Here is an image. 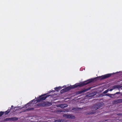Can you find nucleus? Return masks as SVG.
<instances>
[{
	"instance_id": "10",
	"label": "nucleus",
	"mask_w": 122,
	"mask_h": 122,
	"mask_svg": "<svg viewBox=\"0 0 122 122\" xmlns=\"http://www.w3.org/2000/svg\"><path fill=\"white\" fill-rule=\"evenodd\" d=\"M113 95L111 94H107L105 95L106 96H107L111 97H112V96Z\"/></svg>"
},
{
	"instance_id": "11",
	"label": "nucleus",
	"mask_w": 122,
	"mask_h": 122,
	"mask_svg": "<svg viewBox=\"0 0 122 122\" xmlns=\"http://www.w3.org/2000/svg\"><path fill=\"white\" fill-rule=\"evenodd\" d=\"M98 105H96L94 107H95V110L99 108V107H97V106Z\"/></svg>"
},
{
	"instance_id": "4",
	"label": "nucleus",
	"mask_w": 122,
	"mask_h": 122,
	"mask_svg": "<svg viewBox=\"0 0 122 122\" xmlns=\"http://www.w3.org/2000/svg\"><path fill=\"white\" fill-rule=\"evenodd\" d=\"M112 74H109L102 76L101 77H102L101 79H104L109 77L111 76Z\"/></svg>"
},
{
	"instance_id": "13",
	"label": "nucleus",
	"mask_w": 122,
	"mask_h": 122,
	"mask_svg": "<svg viewBox=\"0 0 122 122\" xmlns=\"http://www.w3.org/2000/svg\"><path fill=\"white\" fill-rule=\"evenodd\" d=\"M122 100L121 99H120L117 100L116 101L117 103L120 102H122Z\"/></svg>"
},
{
	"instance_id": "19",
	"label": "nucleus",
	"mask_w": 122,
	"mask_h": 122,
	"mask_svg": "<svg viewBox=\"0 0 122 122\" xmlns=\"http://www.w3.org/2000/svg\"><path fill=\"white\" fill-rule=\"evenodd\" d=\"M50 104V105H51V104Z\"/></svg>"
},
{
	"instance_id": "18",
	"label": "nucleus",
	"mask_w": 122,
	"mask_h": 122,
	"mask_svg": "<svg viewBox=\"0 0 122 122\" xmlns=\"http://www.w3.org/2000/svg\"><path fill=\"white\" fill-rule=\"evenodd\" d=\"M53 91L54 92H55V91Z\"/></svg>"
},
{
	"instance_id": "9",
	"label": "nucleus",
	"mask_w": 122,
	"mask_h": 122,
	"mask_svg": "<svg viewBox=\"0 0 122 122\" xmlns=\"http://www.w3.org/2000/svg\"><path fill=\"white\" fill-rule=\"evenodd\" d=\"M117 86H114L113 87V88L110 89L109 90V91H112L114 89L117 88Z\"/></svg>"
},
{
	"instance_id": "7",
	"label": "nucleus",
	"mask_w": 122,
	"mask_h": 122,
	"mask_svg": "<svg viewBox=\"0 0 122 122\" xmlns=\"http://www.w3.org/2000/svg\"><path fill=\"white\" fill-rule=\"evenodd\" d=\"M46 105L47 103L44 102H43L41 104H38V106H44Z\"/></svg>"
},
{
	"instance_id": "5",
	"label": "nucleus",
	"mask_w": 122,
	"mask_h": 122,
	"mask_svg": "<svg viewBox=\"0 0 122 122\" xmlns=\"http://www.w3.org/2000/svg\"><path fill=\"white\" fill-rule=\"evenodd\" d=\"M10 112V110H8L6 112H0V116H2L3 114H8Z\"/></svg>"
},
{
	"instance_id": "17",
	"label": "nucleus",
	"mask_w": 122,
	"mask_h": 122,
	"mask_svg": "<svg viewBox=\"0 0 122 122\" xmlns=\"http://www.w3.org/2000/svg\"><path fill=\"white\" fill-rule=\"evenodd\" d=\"M118 93V92H117L116 93V94H117Z\"/></svg>"
},
{
	"instance_id": "14",
	"label": "nucleus",
	"mask_w": 122,
	"mask_h": 122,
	"mask_svg": "<svg viewBox=\"0 0 122 122\" xmlns=\"http://www.w3.org/2000/svg\"><path fill=\"white\" fill-rule=\"evenodd\" d=\"M55 122H61V121L60 120H57L55 121Z\"/></svg>"
},
{
	"instance_id": "16",
	"label": "nucleus",
	"mask_w": 122,
	"mask_h": 122,
	"mask_svg": "<svg viewBox=\"0 0 122 122\" xmlns=\"http://www.w3.org/2000/svg\"><path fill=\"white\" fill-rule=\"evenodd\" d=\"M13 106H11V108H13Z\"/></svg>"
},
{
	"instance_id": "8",
	"label": "nucleus",
	"mask_w": 122,
	"mask_h": 122,
	"mask_svg": "<svg viewBox=\"0 0 122 122\" xmlns=\"http://www.w3.org/2000/svg\"><path fill=\"white\" fill-rule=\"evenodd\" d=\"M67 105L66 104H62L61 105L60 107L62 108H64L67 107Z\"/></svg>"
},
{
	"instance_id": "1",
	"label": "nucleus",
	"mask_w": 122,
	"mask_h": 122,
	"mask_svg": "<svg viewBox=\"0 0 122 122\" xmlns=\"http://www.w3.org/2000/svg\"><path fill=\"white\" fill-rule=\"evenodd\" d=\"M92 81V80H88L80 83H76L74 85L70 86L66 88L63 89L61 90V93H62L63 92L67 91L71 89L76 87L77 86H81L91 82Z\"/></svg>"
},
{
	"instance_id": "3",
	"label": "nucleus",
	"mask_w": 122,
	"mask_h": 122,
	"mask_svg": "<svg viewBox=\"0 0 122 122\" xmlns=\"http://www.w3.org/2000/svg\"><path fill=\"white\" fill-rule=\"evenodd\" d=\"M63 116L67 118L74 119L75 118L74 116L71 114H65L63 115Z\"/></svg>"
},
{
	"instance_id": "6",
	"label": "nucleus",
	"mask_w": 122,
	"mask_h": 122,
	"mask_svg": "<svg viewBox=\"0 0 122 122\" xmlns=\"http://www.w3.org/2000/svg\"><path fill=\"white\" fill-rule=\"evenodd\" d=\"M66 87V86H64L63 87L59 86L55 87L54 88V89L56 90L57 92H58V90H60L63 87Z\"/></svg>"
},
{
	"instance_id": "12",
	"label": "nucleus",
	"mask_w": 122,
	"mask_h": 122,
	"mask_svg": "<svg viewBox=\"0 0 122 122\" xmlns=\"http://www.w3.org/2000/svg\"><path fill=\"white\" fill-rule=\"evenodd\" d=\"M109 91V90H108H108H107L105 91H104L103 92V93H107Z\"/></svg>"
},
{
	"instance_id": "2",
	"label": "nucleus",
	"mask_w": 122,
	"mask_h": 122,
	"mask_svg": "<svg viewBox=\"0 0 122 122\" xmlns=\"http://www.w3.org/2000/svg\"><path fill=\"white\" fill-rule=\"evenodd\" d=\"M46 94H44L43 95H41L36 100L37 101V102L36 103H35V100H33L32 101L28 103L26 105L24 106L23 107H28L29 106H30V105H31L32 104H35L37 102H39L41 101L44 100L46 97L49 96V95H48L46 96H45Z\"/></svg>"
},
{
	"instance_id": "15",
	"label": "nucleus",
	"mask_w": 122,
	"mask_h": 122,
	"mask_svg": "<svg viewBox=\"0 0 122 122\" xmlns=\"http://www.w3.org/2000/svg\"><path fill=\"white\" fill-rule=\"evenodd\" d=\"M72 110H77V109L76 108H74V109H72Z\"/></svg>"
}]
</instances>
